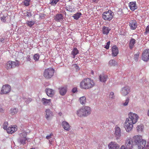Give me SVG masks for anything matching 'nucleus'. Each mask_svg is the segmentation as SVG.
Wrapping results in <instances>:
<instances>
[{
  "mask_svg": "<svg viewBox=\"0 0 149 149\" xmlns=\"http://www.w3.org/2000/svg\"><path fill=\"white\" fill-rule=\"evenodd\" d=\"M41 101L42 104L45 106L49 105L51 103V100L47 99L45 98H43L42 99Z\"/></svg>",
  "mask_w": 149,
  "mask_h": 149,
  "instance_id": "nucleus-24",
  "label": "nucleus"
},
{
  "mask_svg": "<svg viewBox=\"0 0 149 149\" xmlns=\"http://www.w3.org/2000/svg\"><path fill=\"white\" fill-rule=\"evenodd\" d=\"M95 85L94 81L91 78H86L83 79L80 82V88L83 89H89L93 87Z\"/></svg>",
  "mask_w": 149,
  "mask_h": 149,
  "instance_id": "nucleus-2",
  "label": "nucleus"
},
{
  "mask_svg": "<svg viewBox=\"0 0 149 149\" xmlns=\"http://www.w3.org/2000/svg\"><path fill=\"white\" fill-rule=\"evenodd\" d=\"M53 136V134L52 133L51 134L47 136H46V139L49 140V143L51 145L52 144V139L53 140L52 138V136Z\"/></svg>",
  "mask_w": 149,
  "mask_h": 149,
  "instance_id": "nucleus-31",
  "label": "nucleus"
},
{
  "mask_svg": "<svg viewBox=\"0 0 149 149\" xmlns=\"http://www.w3.org/2000/svg\"><path fill=\"white\" fill-rule=\"evenodd\" d=\"M109 64L111 66H114L117 65V62L114 60H111L109 61Z\"/></svg>",
  "mask_w": 149,
  "mask_h": 149,
  "instance_id": "nucleus-33",
  "label": "nucleus"
},
{
  "mask_svg": "<svg viewBox=\"0 0 149 149\" xmlns=\"http://www.w3.org/2000/svg\"><path fill=\"white\" fill-rule=\"evenodd\" d=\"M115 98V96L113 92H110L109 95V99L110 100H112Z\"/></svg>",
  "mask_w": 149,
  "mask_h": 149,
  "instance_id": "nucleus-35",
  "label": "nucleus"
},
{
  "mask_svg": "<svg viewBox=\"0 0 149 149\" xmlns=\"http://www.w3.org/2000/svg\"><path fill=\"white\" fill-rule=\"evenodd\" d=\"M134 145V142H133L132 139L128 138L126 140L125 144L124 145L127 149H132Z\"/></svg>",
  "mask_w": 149,
  "mask_h": 149,
  "instance_id": "nucleus-10",
  "label": "nucleus"
},
{
  "mask_svg": "<svg viewBox=\"0 0 149 149\" xmlns=\"http://www.w3.org/2000/svg\"><path fill=\"white\" fill-rule=\"evenodd\" d=\"M109 149H119L120 146L115 142H111L109 145Z\"/></svg>",
  "mask_w": 149,
  "mask_h": 149,
  "instance_id": "nucleus-12",
  "label": "nucleus"
},
{
  "mask_svg": "<svg viewBox=\"0 0 149 149\" xmlns=\"http://www.w3.org/2000/svg\"><path fill=\"white\" fill-rule=\"evenodd\" d=\"M129 117L126 119L124 124V127L127 132H129L132 129L133 125L135 124L139 118L138 116L135 113H130Z\"/></svg>",
  "mask_w": 149,
  "mask_h": 149,
  "instance_id": "nucleus-1",
  "label": "nucleus"
},
{
  "mask_svg": "<svg viewBox=\"0 0 149 149\" xmlns=\"http://www.w3.org/2000/svg\"><path fill=\"white\" fill-rule=\"evenodd\" d=\"M63 19V16L61 14L56 15L54 18L58 22H60L62 21Z\"/></svg>",
  "mask_w": 149,
  "mask_h": 149,
  "instance_id": "nucleus-25",
  "label": "nucleus"
},
{
  "mask_svg": "<svg viewBox=\"0 0 149 149\" xmlns=\"http://www.w3.org/2000/svg\"><path fill=\"white\" fill-rule=\"evenodd\" d=\"M110 44V41H109L107 43V45H106L104 47V48H105L107 49H109V45Z\"/></svg>",
  "mask_w": 149,
  "mask_h": 149,
  "instance_id": "nucleus-44",
  "label": "nucleus"
},
{
  "mask_svg": "<svg viewBox=\"0 0 149 149\" xmlns=\"http://www.w3.org/2000/svg\"><path fill=\"white\" fill-rule=\"evenodd\" d=\"M142 59L144 61L147 62L149 59V49L145 50L142 55Z\"/></svg>",
  "mask_w": 149,
  "mask_h": 149,
  "instance_id": "nucleus-11",
  "label": "nucleus"
},
{
  "mask_svg": "<svg viewBox=\"0 0 149 149\" xmlns=\"http://www.w3.org/2000/svg\"><path fill=\"white\" fill-rule=\"evenodd\" d=\"M77 91V88H73L72 90V92L73 93H75Z\"/></svg>",
  "mask_w": 149,
  "mask_h": 149,
  "instance_id": "nucleus-50",
  "label": "nucleus"
},
{
  "mask_svg": "<svg viewBox=\"0 0 149 149\" xmlns=\"http://www.w3.org/2000/svg\"><path fill=\"white\" fill-rule=\"evenodd\" d=\"M129 26L132 30H135L137 27V24L135 20L131 21L129 23Z\"/></svg>",
  "mask_w": 149,
  "mask_h": 149,
  "instance_id": "nucleus-18",
  "label": "nucleus"
},
{
  "mask_svg": "<svg viewBox=\"0 0 149 149\" xmlns=\"http://www.w3.org/2000/svg\"><path fill=\"white\" fill-rule=\"evenodd\" d=\"M26 61H30L31 58H30V56L29 55H27L26 57Z\"/></svg>",
  "mask_w": 149,
  "mask_h": 149,
  "instance_id": "nucleus-49",
  "label": "nucleus"
},
{
  "mask_svg": "<svg viewBox=\"0 0 149 149\" xmlns=\"http://www.w3.org/2000/svg\"><path fill=\"white\" fill-rule=\"evenodd\" d=\"M110 30L111 29L108 27L104 26L102 28V32L103 34L107 35Z\"/></svg>",
  "mask_w": 149,
  "mask_h": 149,
  "instance_id": "nucleus-26",
  "label": "nucleus"
},
{
  "mask_svg": "<svg viewBox=\"0 0 149 149\" xmlns=\"http://www.w3.org/2000/svg\"><path fill=\"white\" fill-rule=\"evenodd\" d=\"M70 9L69 8V11H70Z\"/></svg>",
  "mask_w": 149,
  "mask_h": 149,
  "instance_id": "nucleus-58",
  "label": "nucleus"
},
{
  "mask_svg": "<svg viewBox=\"0 0 149 149\" xmlns=\"http://www.w3.org/2000/svg\"><path fill=\"white\" fill-rule=\"evenodd\" d=\"M139 55V52H138L136 54H135L134 56V60L137 61H138V57Z\"/></svg>",
  "mask_w": 149,
  "mask_h": 149,
  "instance_id": "nucleus-38",
  "label": "nucleus"
},
{
  "mask_svg": "<svg viewBox=\"0 0 149 149\" xmlns=\"http://www.w3.org/2000/svg\"><path fill=\"white\" fill-rule=\"evenodd\" d=\"M6 39L5 38H0V41L3 43L5 42L6 41Z\"/></svg>",
  "mask_w": 149,
  "mask_h": 149,
  "instance_id": "nucleus-46",
  "label": "nucleus"
},
{
  "mask_svg": "<svg viewBox=\"0 0 149 149\" xmlns=\"http://www.w3.org/2000/svg\"><path fill=\"white\" fill-rule=\"evenodd\" d=\"M45 91L47 96L52 97L55 94V91L50 88H47L45 90Z\"/></svg>",
  "mask_w": 149,
  "mask_h": 149,
  "instance_id": "nucleus-16",
  "label": "nucleus"
},
{
  "mask_svg": "<svg viewBox=\"0 0 149 149\" xmlns=\"http://www.w3.org/2000/svg\"><path fill=\"white\" fill-rule=\"evenodd\" d=\"M114 135L116 139H119L121 136V130L119 127H116L115 128Z\"/></svg>",
  "mask_w": 149,
  "mask_h": 149,
  "instance_id": "nucleus-14",
  "label": "nucleus"
},
{
  "mask_svg": "<svg viewBox=\"0 0 149 149\" xmlns=\"http://www.w3.org/2000/svg\"><path fill=\"white\" fill-rule=\"evenodd\" d=\"M22 98L24 100H26V99H27L26 97L24 96L23 95H22Z\"/></svg>",
  "mask_w": 149,
  "mask_h": 149,
  "instance_id": "nucleus-52",
  "label": "nucleus"
},
{
  "mask_svg": "<svg viewBox=\"0 0 149 149\" xmlns=\"http://www.w3.org/2000/svg\"><path fill=\"white\" fill-rule=\"evenodd\" d=\"M114 13L111 10L104 12L102 15V18L105 21H110L113 18Z\"/></svg>",
  "mask_w": 149,
  "mask_h": 149,
  "instance_id": "nucleus-6",
  "label": "nucleus"
},
{
  "mask_svg": "<svg viewBox=\"0 0 149 149\" xmlns=\"http://www.w3.org/2000/svg\"><path fill=\"white\" fill-rule=\"evenodd\" d=\"M145 33L146 34L149 33V25L146 28V31Z\"/></svg>",
  "mask_w": 149,
  "mask_h": 149,
  "instance_id": "nucleus-45",
  "label": "nucleus"
},
{
  "mask_svg": "<svg viewBox=\"0 0 149 149\" xmlns=\"http://www.w3.org/2000/svg\"><path fill=\"white\" fill-rule=\"evenodd\" d=\"M6 17L5 16H3L1 17V20L2 21H3V22H6Z\"/></svg>",
  "mask_w": 149,
  "mask_h": 149,
  "instance_id": "nucleus-47",
  "label": "nucleus"
},
{
  "mask_svg": "<svg viewBox=\"0 0 149 149\" xmlns=\"http://www.w3.org/2000/svg\"><path fill=\"white\" fill-rule=\"evenodd\" d=\"M99 77L100 81L104 83L106 81L107 78V76L104 74H100Z\"/></svg>",
  "mask_w": 149,
  "mask_h": 149,
  "instance_id": "nucleus-23",
  "label": "nucleus"
},
{
  "mask_svg": "<svg viewBox=\"0 0 149 149\" xmlns=\"http://www.w3.org/2000/svg\"><path fill=\"white\" fill-rule=\"evenodd\" d=\"M40 57V56L38 54H36L34 55L33 58L36 61L38 60Z\"/></svg>",
  "mask_w": 149,
  "mask_h": 149,
  "instance_id": "nucleus-37",
  "label": "nucleus"
},
{
  "mask_svg": "<svg viewBox=\"0 0 149 149\" xmlns=\"http://www.w3.org/2000/svg\"><path fill=\"white\" fill-rule=\"evenodd\" d=\"M17 127L16 126H14L8 127L7 130V131L8 133L12 134L17 130Z\"/></svg>",
  "mask_w": 149,
  "mask_h": 149,
  "instance_id": "nucleus-19",
  "label": "nucleus"
},
{
  "mask_svg": "<svg viewBox=\"0 0 149 149\" xmlns=\"http://www.w3.org/2000/svg\"><path fill=\"white\" fill-rule=\"evenodd\" d=\"M30 0H24V5L26 6H28L30 4L29 3H30Z\"/></svg>",
  "mask_w": 149,
  "mask_h": 149,
  "instance_id": "nucleus-39",
  "label": "nucleus"
},
{
  "mask_svg": "<svg viewBox=\"0 0 149 149\" xmlns=\"http://www.w3.org/2000/svg\"><path fill=\"white\" fill-rule=\"evenodd\" d=\"M67 88L66 86L59 88V90L60 94L62 96L65 95L67 92Z\"/></svg>",
  "mask_w": 149,
  "mask_h": 149,
  "instance_id": "nucleus-20",
  "label": "nucleus"
},
{
  "mask_svg": "<svg viewBox=\"0 0 149 149\" xmlns=\"http://www.w3.org/2000/svg\"><path fill=\"white\" fill-rule=\"evenodd\" d=\"M26 16H27L28 17H30L32 16V14H31V12H27V13H26Z\"/></svg>",
  "mask_w": 149,
  "mask_h": 149,
  "instance_id": "nucleus-48",
  "label": "nucleus"
},
{
  "mask_svg": "<svg viewBox=\"0 0 149 149\" xmlns=\"http://www.w3.org/2000/svg\"><path fill=\"white\" fill-rule=\"evenodd\" d=\"M35 22L34 21H27L26 24L28 26L31 27L34 24Z\"/></svg>",
  "mask_w": 149,
  "mask_h": 149,
  "instance_id": "nucleus-34",
  "label": "nucleus"
},
{
  "mask_svg": "<svg viewBox=\"0 0 149 149\" xmlns=\"http://www.w3.org/2000/svg\"><path fill=\"white\" fill-rule=\"evenodd\" d=\"M130 88L128 86H126L122 88L121 93L123 95H126L130 92Z\"/></svg>",
  "mask_w": 149,
  "mask_h": 149,
  "instance_id": "nucleus-13",
  "label": "nucleus"
},
{
  "mask_svg": "<svg viewBox=\"0 0 149 149\" xmlns=\"http://www.w3.org/2000/svg\"><path fill=\"white\" fill-rule=\"evenodd\" d=\"M8 125V123L7 122H5L3 124V128L4 129L7 130V126Z\"/></svg>",
  "mask_w": 149,
  "mask_h": 149,
  "instance_id": "nucleus-42",
  "label": "nucleus"
},
{
  "mask_svg": "<svg viewBox=\"0 0 149 149\" xmlns=\"http://www.w3.org/2000/svg\"><path fill=\"white\" fill-rule=\"evenodd\" d=\"M54 70L52 68H49L46 69L44 72L43 76L46 79L51 78L53 76Z\"/></svg>",
  "mask_w": 149,
  "mask_h": 149,
  "instance_id": "nucleus-7",
  "label": "nucleus"
},
{
  "mask_svg": "<svg viewBox=\"0 0 149 149\" xmlns=\"http://www.w3.org/2000/svg\"><path fill=\"white\" fill-rule=\"evenodd\" d=\"M81 15V13H77L74 15L73 17L74 19L77 20L80 17V16Z\"/></svg>",
  "mask_w": 149,
  "mask_h": 149,
  "instance_id": "nucleus-32",
  "label": "nucleus"
},
{
  "mask_svg": "<svg viewBox=\"0 0 149 149\" xmlns=\"http://www.w3.org/2000/svg\"><path fill=\"white\" fill-rule=\"evenodd\" d=\"M45 112L46 118L47 120H49L53 116L52 112L49 109H47Z\"/></svg>",
  "mask_w": 149,
  "mask_h": 149,
  "instance_id": "nucleus-22",
  "label": "nucleus"
},
{
  "mask_svg": "<svg viewBox=\"0 0 149 149\" xmlns=\"http://www.w3.org/2000/svg\"><path fill=\"white\" fill-rule=\"evenodd\" d=\"M62 114V113H59V115L60 116H61V114Z\"/></svg>",
  "mask_w": 149,
  "mask_h": 149,
  "instance_id": "nucleus-56",
  "label": "nucleus"
},
{
  "mask_svg": "<svg viewBox=\"0 0 149 149\" xmlns=\"http://www.w3.org/2000/svg\"><path fill=\"white\" fill-rule=\"evenodd\" d=\"M129 98H127L126 99L125 102H123V105L124 106H127V104L129 102Z\"/></svg>",
  "mask_w": 149,
  "mask_h": 149,
  "instance_id": "nucleus-40",
  "label": "nucleus"
},
{
  "mask_svg": "<svg viewBox=\"0 0 149 149\" xmlns=\"http://www.w3.org/2000/svg\"><path fill=\"white\" fill-rule=\"evenodd\" d=\"M135 43V40L134 38H132L130 41L129 47L131 49H132Z\"/></svg>",
  "mask_w": 149,
  "mask_h": 149,
  "instance_id": "nucleus-27",
  "label": "nucleus"
},
{
  "mask_svg": "<svg viewBox=\"0 0 149 149\" xmlns=\"http://www.w3.org/2000/svg\"><path fill=\"white\" fill-rule=\"evenodd\" d=\"M19 62L16 60L15 61H9L6 65V68L8 70H10L19 66Z\"/></svg>",
  "mask_w": 149,
  "mask_h": 149,
  "instance_id": "nucleus-8",
  "label": "nucleus"
},
{
  "mask_svg": "<svg viewBox=\"0 0 149 149\" xmlns=\"http://www.w3.org/2000/svg\"><path fill=\"white\" fill-rule=\"evenodd\" d=\"M11 90V86L8 84H5L3 86L1 91L0 94L3 95L9 93Z\"/></svg>",
  "mask_w": 149,
  "mask_h": 149,
  "instance_id": "nucleus-9",
  "label": "nucleus"
},
{
  "mask_svg": "<svg viewBox=\"0 0 149 149\" xmlns=\"http://www.w3.org/2000/svg\"><path fill=\"white\" fill-rule=\"evenodd\" d=\"M129 6L130 9L132 11H134L138 8L137 6L136 5L135 1L130 2L129 3Z\"/></svg>",
  "mask_w": 149,
  "mask_h": 149,
  "instance_id": "nucleus-17",
  "label": "nucleus"
},
{
  "mask_svg": "<svg viewBox=\"0 0 149 149\" xmlns=\"http://www.w3.org/2000/svg\"><path fill=\"white\" fill-rule=\"evenodd\" d=\"M58 1L59 0H52L51 4L53 5H55Z\"/></svg>",
  "mask_w": 149,
  "mask_h": 149,
  "instance_id": "nucleus-41",
  "label": "nucleus"
},
{
  "mask_svg": "<svg viewBox=\"0 0 149 149\" xmlns=\"http://www.w3.org/2000/svg\"><path fill=\"white\" fill-rule=\"evenodd\" d=\"M112 55L113 57L117 56L118 54V47L116 45L112 47Z\"/></svg>",
  "mask_w": 149,
  "mask_h": 149,
  "instance_id": "nucleus-15",
  "label": "nucleus"
},
{
  "mask_svg": "<svg viewBox=\"0 0 149 149\" xmlns=\"http://www.w3.org/2000/svg\"><path fill=\"white\" fill-rule=\"evenodd\" d=\"M79 52V51L76 47L74 48L71 52V54L73 56L74 58H75V56Z\"/></svg>",
  "mask_w": 149,
  "mask_h": 149,
  "instance_id": "nucleus-28",
  "label": "nucleus"
},
{
  "mask_svg": "<svg viewBox=\"0 0 149 149\" xmlns=\"http://www.w3.org/2000/svg\"><path fill=\"white\" fill-rule=\"evenodd\" d=\"M144 149H149V144H147L146 146H145Z\"/></svg>",
  "mask_w": 149,
  "mask_h": 149,
  "instance_id": "nucleus-51",
  "label": "nucleus"
},
{
  "mask_svg": "<svg viewBox=\"0 0 149 149\" xmlns=\"http://www.w3.org/2000/svg\"><path fill=\"white\" fill-rule=\"evenodd\" d=\"M91 108L88 106L82 107L76 111V114L79 117H85L91 113Z\"/></svg>",
  "mask_w": 149,
  "mask_h": 149,
  "instance_id": "nucleus-3",
  "label": "nucleus"
},
{
  "mask_svg": "<svg viewBox=\"0 0 149 149\" xmlns=\"http://www.w3.org/2000/svg\"><path fill=\"white\" fill-rule=\"evenodd\" d=\"M147 115L149 117V109H148L147 113Z\"/></svg>",
  "mask_w": 149,
  "mask_h": 149,
  "instance_id": "nucleus-54",
  "label": "nucleus"
},
{
  "mask_svg": "<svg viewBox=\"0 0 149 149\" xmlns=\"http://www.w3.org/2000/svg\"><path fill=\"white\" fill-rule=\"evenodd\" d=\"M3 111V109L0 108V112H2Z\"/></svg>",
  "mask_w": 149,
  "mask_h": 149,
  "instance_id": "nucleus-55",
  "label": "nucleus"
},
{
  "mask_svg": "<svg viewBox=\"0 0 149 149\" xmlns=\"http://www.w3.org/2000/svg\"><path fill=\"white\" fill-rule=\"evenodd\" d=\"M93 2H95V3H97V0H91Z\"/></svg>",
  "mask_w": 149,
  "mask_h": 149,
  "instance_id": "nucleus-53",
  "label": "nucleus"
},
{
  "mask_svg": "<svg viewBox=\"0 0 149 149\" xmlns=\"http://www.w3.org/2000/svg\"><path fill=\"white\" fill-rule=\"evenodd\" d=\"M30 149H35L34 148H31Z\"/></svg>",
  "mask_w": 149,
  "mask_h": 149,
  "instance_id": "nucleus-57",
  "label": "nucleus"
},
{
  "mask_svg": "<svg viewBox=\"0 0 149 149\" xmlns=\"http://www.w3.org/2000/svg\"><path fill=\"white\" fill-rule=\"evenodd\" d=\"M62 125L64 130L69 131L70 129V126L69 123L66 121H63L62 123Z\"/></svg>",
  "mask_w": 149,
  "mask_h": 149,
  "instance_id": "nucleus-21",
  "label": "nucleus"
},
{
  "mask_svg": "<svg viewBox=\"0 0 149 149\" xmlns=\"http://www.w3.org/2000/svg\"><path fill=\"white\" fill-rule=\"evenodd\" d=\"M18 111V109L16 108H11L10 111V113L12 115L16 114Z\"/></svg>",
  "mask_w": 149,
  "mask_h": 149,
  "instance_id": "nucleus-29",
  "label": "nucleus"
},
{
  "mask_svg": "<svg viewBox=\"0 0 149 149\" xmlns=\"http://www.w3.org/2000/svg\"><path fill=\"white\" fill-rule=\"evenodd\" d=\"M32 101V99L31 98H27L26 100H25L26 103L27 104H29Z\"/></svg>",
  "mask_w": 149,
  "mask_h": 149,
  "instance_id": "nucleus-43",
  "label": "nucleus"
},
{
  "mask_svg": "<svg viewBox=\"0 0 149 149\" xmlns=\"http://www.w3.org/2000/svg\"><path fill=\"white\" fill-rule=\"evenodd\" d=\"M27 133L26 132L21 131L19 132L18 134V137L17 141L20 145H24L26 143V141L27 140L26 137Z\"/></svg>",
  "mask_w": 149,
  "mask_h": 149,
  "instance_id": "nucleus-5",
  "label": "nucleus"
},
{
  "mask_svg": "<svg viewBox=\"0 0 149 149\" xmlns=\"http://www.w3.org/2000/svg\"><path fill=\"white\" fill-rule=\"evenodd\" d=\"M143 126L142 125H138V126L137 127V130L138 132H139V131H142L143 130Z\"/></svg>",
  "mask_w": 149,
  "mask_h": 149,
  "instance_id": "nucleus-36",
  "label": "nucleus"
},
{
  "mask_svg": "<svg viewBox=\"0 0 149 149\" xmlns=\"http://www.w3.org/2000/svg\"><path fill=\"white\" fill-rule=\"evenodd\" d=\"M79 101L82 105L85 104L86 102V97L84 96L81 97L79 99Z\"/></svg>",
  "mask_w": 149,
  "mask_h": 149,
  "instance_id": "nucleus-30",
  "label": "nucleus"
},
{
  "mask_svg": "<svg viewBox=\"0 0 149 149\" xmlns=\"http://www.w3.org/2000/svg\"><path fill=\"white\" fill-rule=\"evenodd\" d=\"M134 144L137 145L139 149H143L146 144V141L141 136H136L133 137Z\"/></svg>",
  "mask_w": 149,
  "mask_h": 149,
  "instance_id": "nucleus-4",
  "label": "nucleus"
}]
</instances>
